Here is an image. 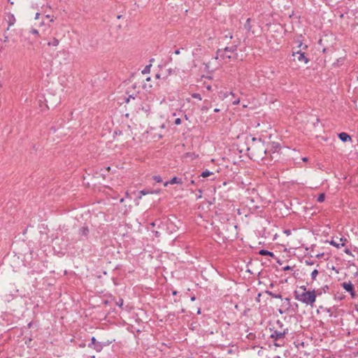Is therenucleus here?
I'll use <instances>...</instances> for the list:
<instances>
[{
  "instance_id": "f257e3e1",
  "label": "nucleus",
  "mask_w": 358,
  "mask_h": 358,
  "mask_svg": "<svg viewBox=\"0 0 358 358\" xmlns=\"http://www.w3.org/2000/svg\"><path fill=\"white\" fill-rule=\"evenodd\" d=\"M276 324L279 326L280 329H270L271 334L269 337L273 341L274 345L281 347L285 344V338L288 334L289 329L287 328H283V324L280 320H277Z\"/></svg>"
},
{
  "instance_id": "f03ea898",
  "label": "nucleus",
  "mask_w": 358,
  "mask_h": 358,
  "mask_svg": "<svg viewBox=\"0 0 358 358\" xmlns=\"http://www.w3.org/2000/svg\"><path fill=\"white\" fill-rule=\"evenodd\" d=\"M294 297L299 301L313 306L316 300V292L315 290L308 292L294 291Z\"/></svg>"
},
{
  "instance_id": "7ed1b4c3",
  "label": "nucleus",
  "mask_w": 358,
  "mask_h": 358,
  "mask_svg": "<svg viewBox=\"0 0 358 358\" xmlns=\"http://www.w3.org/2000/svg\"><path fill=\"white\" fill-rule=\"evenodd\" d=\"M237 50V45H233L230 47H226L223 50L219 49L217 51V54L222 58H228L235 59L237 58V53L236 52Z\"/></svg>"
},
{
  "instance_id": "20e7f679",
  "label": "nucleus",
  "mask_w": 358,
  "mask_h": 358,
  "mask_svg": "<svg viewBox=\"0 0 358 358\" xmlns=\"http://www.w3.org/2000/svg\"><path fill=\"white\" fill-rule=\"evenodd\" d=\"M342 287L348 292L350 294L352 298H355L356 296L353 284L351 281L343 282L341 284Z\"/></svg>"
},
{
  "instance_id": "39448f33",
  "label": "nucleus",
  "mask_w": 358,
  "mask_h": 358,
  "mask_svg": "<svg viewBox=\"0 0 358 358\" xmlns=\"http://www.w3.org/2000/svg\"><path fill=\"white\" fill-rule=\"evenodd\" d=\"M88 347L93 348L98 352H101L103 349V345L98 342L94 336L92 337L91 343L88 345Z\"/></svg>"
},
{
  "instance_id": "423d86ee",
  "label": "nucleus",
  "mask_w": 358,
  "mask_h": 358,
  "mask_svg": "<svg viewBox=\"0 0 358 358\" xmlns=\"http://www.w3.org/2000/svg\"><path fill=\"white\" fill-rule=\"evenodd\" d=\"M340 242L341 243H338V241L335 239H332L329 243L336 247V248H339L341 246H344L345 245V243L348 242V240L346 238H344V237H341L340 238Z\"/></svg>"
},
{
  "instance_id": "0eeeda50",
  "label": "nucleus",
  "mask_w": 358,
  "mask_h": 358,
  "mask_svg": "<svg viewBox=\"0 0 358 358\" xmlns=\"http://www.w3.org/2000/svg\"><path fill=\"white\" fill-rule=\"evenodd\" d=\"M295 55H297V59L299 62H303L305 64H307L309 62V59L306 57L304 52L298 51L296 52L293 53V56Z\"/></svg>"
},
{
  "instance_id": "6e6552de",
  "label": "nucleus",
  "mask_w": 358,
  "mask_h": 358,
  "mask_svg": "<svg viewBox=\"0 0 358 358\" xmlns=\"http://www.w3.org/2000/svg\"><path fill=\"white\" fill-rule=\"evenodd\" d=\"M182 180L181 178H179L177 177H173L169 181L164 182V186L167 187L168 185H169V184L173 185V184H182Z\"/></svg>"
},
{
  "instance_id": "1a4fd4ad",
  "label": "nucleus",
  "mask_w": 358,
  "mask_h": 358,
  "mask_svg": "<svg viewBox=\"0 0 358 358\" xmlns=\"http://www.w3.org/2000/svg\"><path fill=\"white\" fill-rule=\"evenodd\" d=\"M338 138L343 142L352 141L351 136L345 132H342L338 134Z\"/></svg>"
},
{
  "instance_id": "9d476101",
  "label": "nucleus",
  "mask_w": 358,
  "mask_h": 358,
  "mask_svg": "<svg viewBox=\"0 0 358 358\" xmlns=\"http://www.w3.org/2000/svg\"><path fill=\"white\" fill-rule=\"evenodd\" d=\"M141 110L148 115L151 112L152 106L150 104L143 103L141 106Z\"/></svg>"
},
{
  "instance_id": "9b49d317",
  "label": "nucleus",
  "mask_w": 358,
  "mask_h": 358,
  "mask_svg": "<svg viewBox=\"0 0 358 358\" xmlns=\"http://www.w3.org/2000/svg\"><path fill=\"white\" fill-rule=\"evenodd\" d=\"M139 194L141 196L139 198L141 199L142 196L149 194H154V191L151 189H145L139 192Z\"/></svg>"
},
{
  "instance_id": "f8f14e48",
  "label": "nucleus",
  "mask_w": 358,
  "mask_h": 358,
  "mask_svg": "<svg viewBox=\"0 0 358 358\" xmlns=\"http://www.w3.org/2000/svg\"><path fill=\"white\" fill-rule=\"evenodd\" d=\"M80 234H81L82 236L87 237L89 234V229L87 227H83L80 229Z\"/></svg>"
},
{
  "instance_id": "ddd939ff",
  "label": "nucleus",
  "mask_w": 358,
  "mask_h": 358,
  "mask_svg": "<svg viewBox=\"0 0 358 358\" xmlns=\"http://www.w3.org/2000/svg\"><path fill=\"white\" fill-rule=\"evenodd\" d=\"M259 254L264 256H269V257H273L274 254L272 252H270L266 250H261L259 252Z\"/></svg>"
},
{
  "instance_id": "4468645a",
  "label": "nucleus",
  "mask_w": 358,
  "mask_h": 358,
  "mask_svg": "<svg viewBox=\"0 0 358 358\" xmlns=\"http://www.w3.org/2000/svg\"><path fill=\"white\" fill-rule=\"evenodd\" d=\"M266 293L268 295H269V296H271V297H273V298L280 299H282V295H281V294H274V293H273L272 292L268 291V290H266Z\"/></svg>"
},
{
  "instance_id": "2eb2a0df",
  "label": "nucleus",
  "mask_w": 358,
  "mask_h": 358,
  "mask_svg": "<svg viewBox=\"0 0 358 358\" xmlns=\"http://www.w3.org/2000/svg\"><path fill=\"white\" fill-rule=\"evenodd\" d=\"M15 22V19L13 15H10L8 16V27L7 28V31L9 29V27L14 24Z\"/></svg>"
},
{
  "instance_id": "dca6fc26",
  "label": "nucleus",
  "mask_w": 358,
  "mask_h": 358,
  "mask_svg": "<svg viewBox=\"0 0 358 358\" xmlns=\"http://www.w3.org/2000/svg\"><path fill=\"white\" fill-rule=\"evenodd\" d=\"M250 21H251L250 18L247 19L246 22L244 24L245 29L248 31H250L252 29V26L250 24Z\"/></svg>"
},
{
  "instance_id": "f3484780",
  "label": "nucleus",
  "mask_w": 358,
  "mask_h": 358,
  "mask_svg": "<svg viewBox=\"0 0 358 358\" xmlns=\"http://www.w3.org/2000/svg\"><path fill=\"white\" fill-rule=\"evenodd\" d=\"M59 41L57 38H53L51 41L48 42V45L49 46H50V45L57 46L59 45Z\"/></svg>"
},
{
  "instance_id": "a211bd4d",
  "label": "nucleus",
  "mask_w": 358,
  "mask_h": 358,
  "mask_svg": "<svg viewBox=\"0 0 358 358\" xmlns=\"http://www.w3.org/2000/svg\"><path fill=\"white\" fill-rule=\"evenodd\" d=\"M213 175V173L210 171H208V170H206L204 171H203L201 174V176L203 177V178H206V177H208L210 176H212Z\"/></svg>"
},
{
  "instance_id": "6ab92c4d",
  "label": "nucleus",
  "mask_w": 358,
  "mask_h": 358,
  "mask_svg": "<svg viewBox=\"0 0 358 358\" xmlns=\"http://www.w3.org/2000/svg\"><path fill=\"white\" fill-rule=\"evenodd\" d=\"M325 199V194L324 193H321L318 195L317 198V201L322 203L324 201Z\"/></svg>"
},
{
  "instance_id": "aec40b11",
  "label": "nucleus",
  "mask_w": 358,
  "mask_h": 358,
  "mask_svg": "<svg viewBox=\"0 0 358 358\" xmlns=\"http://www.w3.org/2000/svg\"><path fill=\"white\" fill-rule=\"evenodd\" d=\"M151 64L147 65L145 66L144 69L142 71L143 74L149 73L150 71Z\"/></svg>"
},
{
  "instance_id": "412c9836",
  "label": "nucleus",
  "mask_w": 358,
  "mask_h": 358,
  "mask_svg": "<svg viewBox=\"0 0 358 358\" xmlns=\"http://www.w3.org/2000/svg\"><path fill=\"white\" fill-rule=\"evenodd\" d=\"M318 275V271L317 269H314L311 273V278L313 280L316 279L317 275Z\"/></svg>"
},
{
  "instance_id": "4be33fe9",
  "label": "nucleus",
  "mask_w": 358,
  "mask_h": 358,
  "mask_svg": "<svg viewBox=\"0 0 358 358\" xmlns=\"http://www.w3.org/2000/svg\"><path fill=\"white\" fill-rule=\"evenodd\" d=\"M192 97L194 98V99H198L199 101H201V99H202L201 94H199V93H192Z\"/></svg>"
},
{
  "instance_id": "5701e85b",
  "label": "nucleus",
  "mask_w": 358,
  "mask_h": 358,
  "mask_svg": "<svg viewBox=\"0 0 358 358\" xmlns=\"http://www.w3.org/2000/svg\"><path fill=\"white\" fill-rule=\"evenodd\" d=\"M152 178L157 182H162V179L160 176H154L152 177Z\"/></svg>"
},
{
  "instance_id": "b1692460",
  "label": "nucleus",
  "mask_w": 358,
  "mask_h": 358,
  "mask_svg": "<svg viewBox=\"0 0 358 358\" xmlns=\"http://www.w3.org/2000/svg\"><path fill=\"white\" fill-rule=\"evenodd\" d=\"M344 252H345V253H346V254H347V255H350V256L355 257V255L352 254L351 251H350V249H348V248H345V249L344 250Z\"/></svg>"
},
{
  "instance_id": "393cba45",
  "label": "nucleus",
  "mask_w": 358,
  "mask_h": 358,
  "mask_svg": "<svg viewBox=\"0 0 358 358\" xmlns=\"http://www.w3.org/2000/svg\"><path fill=\"white\" fill-rule=\"evenodd\" d=\"M30 33L34 34V35H38V31L36 29H31L30 30Z\"/></svg>"
},
{
  "instance_id": "a878e982",
  "label": "nucleus",
  "mask_w": 358,
  "mask_h": 358,
  "mask_svg": "<svg viewBox=\"0 0 358 358\" xmlns=\"http://www.w3.org/2000/svg\"><path fill=\"white\" fill-rule=\"evenodd\" d=\"M321 289H322V290L324 293H326V292H327L329 291V286H328V285H324V287H322Z\"/></svg>"
},
{
  "instance_id": "bb28decb",
  "label": "nucleus",
  "mask_w": 358,
  "mask_h": 358,
  "mask_svg": "<svg viewBox=\"0 0 358 358\" xmlns=\"http://www.w3.org/2000/svg\"><path fill=\"white\" fill-rule=\"evenodd\" d=\"M224 38H229V39H231L233 38V35L231 33H229L228 34H226L224 36Z\"/></svg>"
},
{
  "instance_id": "cd10ccee",
  "label": "nucleus",
  "mask_w": 358,
  "mask_h": 358,
  "mask_svg": "<svg viewBox=\"0 0 358 358\" xmlns=\"http://www.w3.org/2000/svg\"><path fill=\"white\" fill-rule=\"evenodd\" d=\"M180 123H181L180 118H177L174 121V124H176V125H179Z\"/></svg>"
},
{
  "instance_id": "c85d7f7f",
  "label": "nucleus",
  "mask_w": 358,
  "mask_h": 358,
  "mask_svg": "<svg viewBox=\"0 0 358 358\" xmlns=\"http://www.w3.org/2000/svg\"><path fill=\"white\" fill-rule=\"evenodd\" d=\"M239 103H240V99H235V100H234L232 101V104L233 105H238Z\"/></svg>"
},
{
  "instance_id": "c756f323",
  "label": "nucleus",
  "mask_w": 358,
  "mask_h": 358,
  "mask_svg": "<svg viewBox=\"0 0 358 358\" xmlns=\"http://www.w3.org/2000/svg\"><path fill=\"white\" fill-rule=\"evenodd\" d=\"M292 268L291 266H284L282 268V270L285 271H289V270H292Z\"/></svg>"
},
{
  "instance_id": "7c9ffc66",
  "label": "nucleus",
  "mask_w": 358,
  "mask_h": 358,
  "mask_svg": "<svg viewBox=\"0 0 358 358\" xmlns=\"http://www.w3.org/2000/svg\"><path fill=\"white\" fill-rule=\"evenodd\" d=\"M305 263H306V264H307V265H313V264H314V262H312V261H310V260H306V261H305Z\"/></svg>"
},
{
  "instance_id": "2f4dec72",
  "label": "nucleus",
  "mask_w": 358,
  "mask_h": 358,
  "mask_svg": "<svg viewBox=\"0 0 358 358\" xmlns=\"http://www.w3.org/2000/svg\"><path fill=\"white\" fill-rule=\"evenodd\" d=\"M315 292H316V296L321 295L322 293V289H318L317 291H315Z\"/></svg>"
},
{
  "instance_id": "473e14b6",
  "label": "nucleus",
  "mask_w": 358,
  "mask_h": 358,
  "mask_svg": "<svg viewBox=\"0 0 358 358\" xmlns=\"http://www.w3.org/2000/svg\"><path fill=\"white\" fill-rule=\"evenodd\" d=\"M117 304L119 306H122L123 305V300L122 299H120L119 300V301L117 303Z\"/></svg>"
},
{
  "instance_id": "72a5a7b5",
  "label": "nucleus",
  "mask_w": 358,
  "mask_h": 358,
  "mask_svg": "<svg viewBox=\"0 0 358 358\" xmlns=\"http://www.w3.org/2000/svg\"><path fill=\"white\" fill-rule=\"evenodd\" d=\"M8 41V37L6 34L3 35V42L6 43Z\"/></svg>"
},
{
  "instance_id": "f704fd0d",
  "label": "nucleus",
  "mask_w": 358,
  "mask_h": 358,
  "mask_svg": "<svg viewBox=\"0 0 358 358\" xmlns=\"http://www.w3.org/2000/svg\"><path fill=\"white\" fill-rule=\"evenodd\" d=\"M210 107L207 106H203L202 108H201V110L204 111V110H207L209 109Z\"/></svg>"
},
{
  "instance_id": "c9c22d12",
  "label": "nucleus",
  "mask_w": 358,
  "mask_h": 358,
  "mask_svg": "<svg viewBox=\"0 0 358 358\" xmlns=\"http://www.w3.org/2000/svg\"><path fill=\"white\" fill-rule=\"evenodd\" d=\"M285 301L287 303V306H290V299L289 298H285Z\"/></svg>"
},
{
  "instance_id": "e433bc0d",
  "label": "nucleus",
  "mask_w": 358,
  "mask_h": 358,
  "mask_svg": "<svg viewBox=\"0 0 358 358\" xmlns=\"http://www.w3.org/2000/svg\"><path fill=\"white\" fill-rule=\"evenodd\" d=\"M327 5H331V3L334 1V0H324Z\"/></svg>"
},
{
  "instance_id": "4c0bfd02",
  "label": "nucleus",
  "mask_w": 358,
  "mask_h": 358,
  "mask_svg": "<svg viewBox=\"0 0 358 358\" xmlns=\"http://www.w3.org/2000/svg\"><path fill=\"white\" fill-rule=\"evenodd\" d=\"M79 348H85L86 346L85 343H81L79 344Z\"/></svg>"
},
{
  "instance_id": "58836bf2",
  "label": "nucleus",
  "mask_w": 358,
  "mask_h": 358,
  "mask_svg": "<svg viewBox=\"0 0 358 358\" xmlns=\"http://www.w3.org/2000/svg\"><path fill=\"white\" fill-rule=\"evenodd\" d=\"M130 99H134V96L133 95H129V97L127 99V102H129Z\"/></svg>"
},
{
  "instance_id": "ea45409f",
  "label": "nucleus",
  "mask_w": 358,
  "mask_h": 358,
  "mask_svg": "<svg viewBox=\"0 0 358 358\" xmlns=\"http://www.w3.org/2000/svg\"><path fill=\"white\" fill-rule=\"evenodd\" d=\"M206 90H208V91H211L212 90V87L210 85H207L206 86Z\"/></svg>"
},
{
  "instance_id": "a19ab883",
  "label": "nucleus",
  "mask_w": 358,
  "mask_h": 358,
  "mask_svg": "<svg viewBox=\"0 0 358 358\" xmlns=\"http://www.w3.org/2000/svg\"><path fill=\"white\" fill-rule=\"evenodd\" d=\"M323 255H324V253H320V254L317 255L316 257L320 258V257H323Z\"/></svg>"
},
{
  "instance_id": "79ce46f5",
  "label": "nucleus",
  "mask_w": 358,
  "mask_h": 358,
  "mask_svg": "<svg viewBox=\"0 0 358 358\" xmlns=\"http://www.w3.org/2000/svg\"><path fill=\"white\" fill-rule=\"evenodd\" d=\"M300 289H303V292H308L305 286H301Z\"/></svg>"
},
{
  "instance_id": "37998d69",
  "label": "nucleus",
  "mask_w": 358,
  "mask_h": 358,
  "mask_svg": "<svg viewBox=\"0 0 358 358\" xmlns=\"http://www.w3.org/2000/svg\"><path fill=\"white\" fill-rule=\"evenodd\" d=\"M285 233L286 234H287V235H289V234H291V231H290V230L287 229V230H285Z\"/></svg>"
},
{
  "instance_id": "c03bdc74",
  "label": "nucleus",
  "mask_w": 358,
  "mask_h": 358,
  "mask_svg": "<svg viewBox=\"0 0 358 358\" xmlns=\"http://www.w3.org/2000/svg\"><path fill=\"white\" fill-rule=\"evenodd\" d=\"M180 49H178V50H175V52H174V53H175L176 55H179V54H180Z\"/></svg>"
},
{
  "instance_id": "a18cd8bd",
  "label": "nucleus",
  "mask_w": 358,
  "mask_h": 358,
  "mask_svg": "<svg viewBox=\"0 0 358 358\" xmlns=\"http://www.w3.org/2000/svg\"><path fill=\"white\" fill-rule=\"evenodd\" d=\"M39 15H40V13H37L36 14L35 19H36V20H37V19H38Z\"/></svg>"
},
{
  "instance_id": "49530a36",
  "label": "nucleus",
  "mask_w": 358,
  "mask_h": 358,
  "mask_svg": "<svg viewBox=\"0 0 358 358\" xmlns=\"http://www.w3.org/2000/svg\"><path fill=\"white\" fill-rule=\"evenodd\" d=\"M260 296H261V294L259 293V294H258L257 297V301H259Z\"/></svg>"
},
{
  "instance_id": "de8ad7c7",
  "label": "nucleus",
  "mask_w": 358,
  "mask_h": 358,
  "mask_svg": "<svg viewBox=\"0 0 358 358\" xmlns=\"http://www.w3.org/2000/svg\"><path fill=\"white\" fill-rule=\"evenodd\" d=\"M302 160H303V162H306L308 161V158L307 157H303Z\"/></svg>"
},
{
  "instance_id": "09e8293b",
  "label": "nucleus",
  "mask_w": 358,
  "mask_h": 358,
  "mask_svg": "<svg viewBox=\"0 0 358 358\" xmlns=\"http://www.w3.org/2000/svg\"><path fill=\"white\" fill-rule=\"evenodd\" d=\"M153 191H154V194H158L160 192V189L153 190Z\"/></svg>"
},
{
  "instance_id": "8fccbe9b",
  "label": "nucleus",
  "mask_w": 358,
  "mask_h": 358,
  "mask_svg": "<svg viewBox=\"0 0 358 358\" xmlns=\"http://www.w3.org/2000/svg\"><path fill=\"white\" fill-rule=\"evenodd\" d=\"M172 294H173V295H176L178 294V292L174 290V291H173Z\"/></svg>"
},
{
  "instance_id": "3c124183",
  "label": "nucleus",
  "mask_w": 358,
  "mask_h": 358,
  "mask_svg": "<svg viewBox=\"0 0 358 358\" xmlns=\"http://www.w3.org/2000/svg\"><path fill=\"white\" fill-rule=\"evenodd\" d=\"M219 111H220V109H218V108L214 109L215 113H218Z\"/></svg>"
},
{
  "instance_id": "603ef678",
  "label": "nucleus",
  "mask_w": 358,
  "mask_h": 358,
  "mask_svg": "<svg viewBox=\"0 0 358 358\" xmlns=\"http://www.w3.org/2000/svg\"><path fill=\"white\" fill-rule=\"evenodd\" d=\"M8 2H10V3L11 5H13V4H14V2H13V1H12L11 0H8Z\"/></svg>"
},
{
  "instance_id": "864d4df0",
  "label": "nucleus",
  "mask_w": 358,
  "mask_h": 358,
  "mask_svg": "<svg viewBox=\"0 0 358 358\" xmlns=\"http://www.w3.org/2000/svg\"><path fill=\"white\" fill-rule=\"evenodd\" d=\"M8 2H10V3L11 5H13V4H14V2H13V1H12L11 0H8Z\"/></svg>"
},
{
  "instance_id": "5fc2aeb1",
  "label": "nucleus",
  "mask_w": 358,
  "mask_h": 358,
  "mask_svg": "<svg viewBox=\"0 0 358 358\" xmlns=\"http://www.w3.org/2000/svg\"><path fill=\"white\" fill-rule=\"evenodd\" d=\"M230 94L233 96H235V94L233 92H231Z\"/></svg>"
},
{
  "instance_id": "6e6d98bb",
  "label": "nucleus",
  "mask_w": 358,
  "mask_h": 358,
  "mask_svg": "<svg viewBox=\"0 0 358 358\" xmlns=\"http://www.w3.org/2000/svg\"><path fill=\"white\" fill-rule=\"evenodd\" d=\"M191 300H192V301H194V300H195V296H192V297L191 298Z\"/></svg>"
},
{
  "instance_id": "4d7b16f0",
  "label": "nucleus",
  "mask_w": 358,
  "mask_h": 358,
  "mask_svg": "<svg viewBox=\"0 0 358 358\" xmlns=\"http://www.w3.org/2000/svg\"><path fill=\"white\" fill-rule=\"evenodd\" d=\"M279 313H280V314H282V313H283V312L282 311V310H281V309H279Z\"/></svg>"
},
{
  "instance_id": "13d9d810",
  "label": "nucleus",
  "mask_w": 358,
  "mask_h": 358,
  "mask_svg": "<svg viewBox=\"0 0 358 358\" xmlns=\"http://www.w3.org/2000/svg\"><path fill=\"white\" fill-rule=\"evenodd\" d=\"M146 80H147V81H150V77L147 78H146Z\"/></svg>"
},
{
  "instance_id": "bf43d9fd",
  "label": "nucleus",
  "mask_w": 358,
  "mask_h": 358,
  "mask_svg": "<svg viewBox=\"0 0 358 358\" xmlns=\"http://www.w3.org/2000/svg\"><path fill=\"white\" fill-rule=\"evenodd\" d=\"M194 181L193 180H192L190 181V184H194Z\"/></svg>"
},
{
  "instance_id": "052dcab7",
  "label": "nucleus",
  "mask_w": 358,
  "mask_h": 358,
  "mask_svg": "<svg viewBox=\"0 0 358 358\" xmlns=\"http://www.w3.org/2000/svg\"><path fill=\"white\" fill-rule=\"evenodd\" d=\"M45 17H46L47 18H49V17H50V15H47Z\"/></svg>"
},
{
  "instance_id": "680f3d73",
  "label": "nucleus",
  "mask_w": 358,
  "mask_h": 358,
  "mask_svg": "<svg viewBox=\"0 0 358 358\" xmlns=\"http://www.w3.org/2000/svg\"><path fill=\"white\" fill-rule=\"evenodd\" d=\"M124 199H121L120 202H123Z\"/></svg>"
},
{
  "instance_id": "e2e57ef3",
  "label": "nucleus",
  "mask_w": 358,
  "mask_h": 358,
  "mask_svg": "<svg viewBox=\"0 0 358 358\" xmlns=\"http://www.w3.org/2000/svg\"><path fill=\"white\" fill-rule=\"evenodd\" d=\"M151 225H152V226H155V223H154V222H152V223L151 224Z\"/></svg>"
},
{
  "instance_id": "0e129e2a",
  "label": "nucleus",
  "mask_w": 358,
  "mask_h": 358,
  "mask_svg": "<svg viewBox=\"0 0 358 358\" xmlns=\"http://www.w3.org/2000/svg\"><path fill=\"white\" fill-rule=\"evenodd\" d=\"M92 358H95V357H94V356H92Z\"/></svg>"
},
{
  "instance_id": "69168bd1",
  "label": "nucleus",
  "mask_w": 358,
  "mask_h": 358,
  "mask_svg": "<svg viewBox=\"0 0 358 358\" xmlns=\"http://www.w3.org/2000/svg\"><path fill=\"white\" fill-rule=\"evenodd\" d=\"M357 311H358V307H357Z\"/></svg>"
}]
</instances>
